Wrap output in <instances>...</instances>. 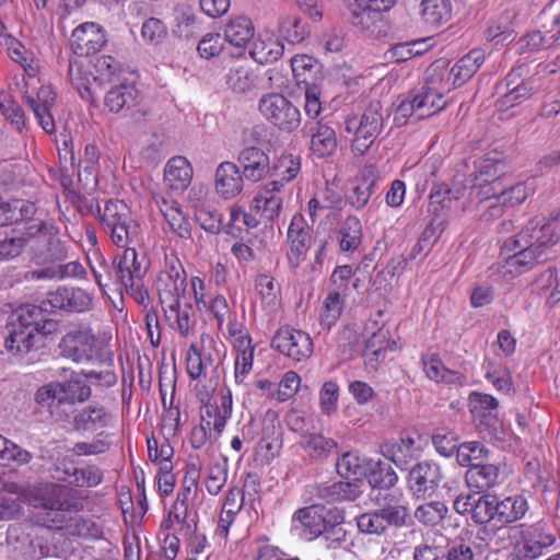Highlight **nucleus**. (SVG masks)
<instances>
[{"label": "nucleus", "instance_id": "nucleus-5", "mask_svg": "<svg viewBox=\"0 0 560 560\" xmlns=\"http://www.w3.org/2000/svg\"><path fill=\"white\" fill-rule=\"evenodd\" d=\"M97 217L102 230L116 246L127 249L142 242L141 226L124 201L109 199L103 209L97 206Z\"/></svg>", "mask_w": 560, "mask_h": 560}, {"label": "nucleus", "instance_id": "nucleus-41", "mask_svg": "<svg viewBox=\"0 0 560 560\" xmlns=\"http://www.w3.org/2000/svg\"><path fill=\"white\" fill-rule=\"evenodd\" d=\"M254 25L247 16L231 19L224 27V38L231 45L243 48L253 38Z\"/></svg>", "mask_w": 560, "mask_h": 560}, {"label": "nucleus", "instance_id": "nucleus-12", "mask_svg": "<svg viewBox=\"0 0 560 560\" xmlns=\"http://www.w3.org/2000/svg\"><path fill=\"white\" fill-rule=\"evenodd\" d=\"M271 347L295 362L306 361L313 354L311 336L291 327L278 329L272 337Z\"/></svg>", "mask_w": 560, "mask_h": 560}, {"label": "nucleus", "instance_id": "nucleus-58", "mask_svg": "<svg viewBox=\"0 0 560 560\" xmlns=\"http://www.w3.org/2000/svg\"><path fill=\"white\" fill-rule=\"evenodd\" d=\"M383 518L385 528L388 527H402L406 526L410 517L409 509L406 504L399 502L388 503L382 509H378Z\"/></svg>", "mask_w": 560, "mask_h": 560}, {"label": "nucleus", "instance_id": "nucleus-59", "mask_svg": "<svg viewBox=\"0 0 560 560\" xmlns=\"http://www.w3.org/2000/svg\"><path fill=\"white\" fill-rule=\"evenodd\" d=\"M368 481L372 488L389 489L397 483L398 476L388 464L378 462L371 469Z\"/></svg>", "mask_w": 560, "mask_h": 560}, {"label": "nucleus", "instance_id": "nucleus-21", "mask_svg": "<svg viewBox=\"0 0 560 560\" xmlns=\"http://www.w3.org/2000/svg\"><path fill=\"white\" fill-rule=\"evenodd\" d=\"M25 104L32 109L38 125L46 133H52L56 130L51 109L56 104V93L49 85H42L37 91L36 97L26 95Z\"/></svg>", "mask_w": 560, "mask_h": 560}, {"label": "nucleus", "instance_id": "nucleus-35", "mask_svg": "<svg viewBox=\"0 0 560 560\" xmlns=\"http://www.w3.org/2000/svg\"><path fill=\"white\" fill-rule=\"evenodd\" d=\"M315 491L316 498L327 502L354 501L361 494L358 483L350 481L320 483L315 487Z\"/></svg>", "mask_w": 560, "mask_h": 560}, {"label": "nucleus", "instance_id": "nucleus-16", "mask_svg": "<svg viewBox=\"0 0 560 560\" xmlns=\"http://www.w3.org/2000/svg\"><path fill=\"white\" fill-rule=\"evenodd\" d=\"M222 363V354L218 345L210 340L209 346L198 348L191 345L186 355L187 373L191 380L207 377L217 372Z\"/></svg>", "mask_w": 560, "mask_h": 560}, {"label": "nucleus", "instance_id": "nucleus-30", "mask_svg": "<svg viewBox=\"0 0 560 560\" xmlns=\"http://www.w3.org/2000/svg\"><path fill=\"white\" fill-rule=\"evenodd\" d=\"M486 60V52L475 48L458 59L450 70L448 81L459 88L469 81Z\"/></svg>", "mask_w": 560, "mask_h": 560}, {"label": "nucleus", "instance_id": "nucleus-64", "mask_svg": "<svg viewBox=\"0 0 560 560\" xmlns=\"http://www.w3.org/2000/svg\"><path fill=\"white\" fill-rule=\"evenodd\" d=\"M337 472L343 478L357 479L364 474L361 458L353 452H347L337 459Z\"/></svg>", "mask_w": 560, "mask_h": 560}, {"label": "nucleus", "instance_id": "nucleus-36", "mask_svg": "<svg viewBox=\"0 0 560 560\" xmlns=\"http://www.w3.org/2000/svg\"><path fill=\"white\" fill-rule=\"evenodd\" d=\"M299 445L312 460L319 462L327 459L338 447L337 441L322 433L304 434Z\"/></svg>", "mask_w": 560, "mask_h": 560}, {"label": "nucleus", "instance_id": "nucleus-47", "mask_svg": "<svg viewBox=\"0 0 560 560\" xmlns=\"http://www.w3.org/2000/svg\"><path fill=\"white\" fill-rule=\"evenodd\" d=\"M330 517V522L320 535L325 542V547L328 549L340 548L347 540V532L342 527L345 522V513L339 509L338 512H334Z\"/></svg>", "mask_w": 560, "mask_h": 560}, {"label": "nucleus", "instance_id": "nucleus-15", "mask_svg": "<svg viewBox=\"0 0 560 560\" xmlns=\"http://www.w3.org/2000/svg\"><path fill=\"white\" fill-rule=\"evenodd\" d=\"M96 343L97 338L91 328H75L61 338L59 349L62 357L82 363L93 359Z\"/></svg>", "mask_w": 560, "mask_h": 560}, {"label": "nucleus", "instance_id": "nucleus-60", "mask_svg": "<svg viewBox=\"0 0 560 560\" xmlns=\"http://www.w3.org/2000/svg\"><path fill=\"white\" fill-rule=\"evenodd\" d=\"M68 534L86 539H100L103 536L102 527L92 518L75 517L68 525Z\"/></svg>", "mask_w": 560, "mask_h": 560}, {"label": "nucleus", "instance_id": "nucleus-4", "mask_svg": "<svg viewBox=\"0 0 560 560\" xmlns=\"http://www.w3.org/2000/svg\"><path fill=\"white\" fill-rule=\"evenodd\" d=\"M92 396L91 386L79 376H71L61 382H50L40 386L34 400L48 410L57 421H69L75 404H83Z\"/></svg>", "mask_w": 560, "mask_h": 560}, {"label": "nucleus", "instance_id": "nucleus-63", "mask_svg": "<svg viewBox=\"0 0 560 560\" xmlns=\"http://www.w3.org/2000/svg\"><path fill=\"white\" fill-rule=\"evenodd\" d=\"M247 559L254 560H284L285 555L267 540L257 539L249 545Z\"/></svg>", "mask_w": 560, "mask_h": 560}, {"label": "nucleus", "instance_id": "nucleus-29", "mask_svg": "<svg viewBox=\"0 0 560 560\" xmlns=\"http://www.w3.org/2000/svg\"><path fill=\"white\" fill-rule=\"evenodd\" d=\"M282 188L281 182H269L258 190L253 200L254 208L259 210L261 215L268 221H273L281 211L283 202L281 197Z\"/></svg>", "mask_w": 560, "mask_h": 560}, {"label": "nucleus", "instance_id": "nucleus-6", "mask_svg": "<svg viewBox=\"0 0 560 560\" xmlns=\"http://www.w3.org/2000/svg\"><path fill=\"white\" fill-rule=\"evenodd\" d=\"M384 125L382 104L372 101L362 113L361 117H352L345 121V130L353 133L354 139L351 149L354 154L363 155L375 139L380 136Z\"/></svg>", "mask_w": 560, "mask_h": 560}, {"label": "nucleus", "instance_id": "nucleus-49", "mask_svg": "<svg viewBox=\"0 0 560 560\" xmlns=\"http://www.w3.org/2000/svg\"><path fill=\"white\" fill-rule=\"evenodd\" d=\"M44 310L40 305L24 304L16 308L10 316V323L12 325L40 329V323L44 322Z\"/></svg>", "mask_w": 560, "mask_h": 560}, {"label": "nucleus", "instance_id": "nucleus-51", "mask_svg": "<svg viewBox=\"0 0 560 560\" xmlns=\"http://www.w3.org/2000/svg\"><path fill=\"white\" fill-rule=\"evenodd\" d=\"M421 14L425 23L440 25L451 18V4L448 0H422Z\"/></svg>", "mask_w": 560, "mask_h": 560}, {"label": "nucleus", "instance_id": "nucleus-32", "mask_svg": "<svg viewBox=\"0 0 560 560\" xmlns=\"http://www.w3.org/2000/svg\"><path fill=\"white\" fill-rule=\"evenodd\" d=\"M192 179V167L184 156H174L164 167V182L172 190H185Z\"/></svg>", "mask_w": 560, "mask_h": 560}, {"label": "nucleus", "instance_id": "nucleus-7", "mask_svg": "<svg viewBox=\"0 0 560 560\" xmlns=\"http://www.w3.org/2000/svg\"><path fill=\"white\" fill-rule=\"evenodd\" d=\"M136 75L128 72L121 81L116 82L105 95V106L109 112L128 113L137 124L145 120L148 108L141 105L142 94L136 86Z\"/></svg>", "mask_w": 560, "mask_h": 560}, {"label": "nucleus", "instance_id": "nucleus-48", "mask_svg": "<svg viewBox=\"0 0 560 560\" xmlns=\"http://www.w3.org/2000/svg\"><path fill=\"white\" fill-rule=\"evenodd\" d=\"M527 197L528 188L523 183H518L505 190H499L497 187L491 186L482 194V199L497 198L500 203L509 205L511 207L524 202Z\"/></svg>", "mask_w": 560, "mask_h": 560}, {"label": "nucleus", "instance_id": "nucleus-45", "mask_svg": "<svg viewBox=\"0 0 560 560\" xmlns=\"http://www.w3.org/2000/svg\"><path fill=\"white\" fill-rule=\"evenodd\" d=\"M30 237L25 234V226L12 235L0 238V262L10 261L21 256L28 247Z\"/></svg>", "mask_w": 560, "mask_h": 560}, {"label": "nucleus", "instance_id": "nucleus-19", "mask_svg": "<svg viewBox=\"0 0 560 560\" xmlns=\"http://www.w3.org/2000/svg\"><path fill=\"white\" fill-rule=\"evenodd\" d=\"M498 406V400L489 394H470V412L481 433L491 435L500 427Z\"/></svg>", "mask_w": 560, "mask_h": 560}, {"label": "nucleus", "instance_id": "nucleus-20", "mask_svg": "<svg viewBox=\"0 0 560 560\" xmlns=\"http://www.w3.org/2000/svg\"><path fill=\"white\" fill-rule=\"evenodd\" d=\"M107 39L101 25L85 22L77 26L70 37L72 50L78 56H89L100 51Z\"/></svg>", "mask_w": 560, "mask_h": 560}, {"label": "nucleus", "instance_id": "nucleus-50", "mask_svg": "<svg viewBox=\"0 0 560 560\" xmlns=\"http://www.w3.org/2000/svg\"><path fill=\"white\" fill-rule=\"evenodd\" d=\"M69 78L71 85L83 100L92 103L95 101L91 90V83L94 78L77 60L69 63Z\"/></svg>", "mask_w": 560, "mask_h": 560}, {"label": "nucleus", "instance_id": "nucleus-14", "mask_svg": "<svg viewBox=\"0 0 560 560\" xmlns=\"http://www.w3.org/2000/svg\"><path fill=\"white\" fill-rule=\"evenodd\" d=\"M443 480L442 469L433 460H422L409 469L407 485L417 499L430 498Z\"/></svg>", "mask_w": 560, "mask_h": 560}, {"label": "nucleus", "instance_id": "nucleus-13", "mask_svg": "<svg viewBox=\"0 0 560 560\" xmlns=\"http://www.w3.org/2000/svg\"><path fill=\"white\" fill-rule=\"evenodd\" d=\"M312 232V226H310L302 214L295 213L292 217L287 232V242L289 244L287 258L292 270H298L303 261H305L307 252L313 243Z\"/></svg>", "mask_w": 560, "mask_h": 560}, {"label": "nucleus", "instance_id": "nucleus-9", "mask_svg": "<svg viewBox=\"0 0 560 560\" xmlns=\"http://www.w3.org/2000/svg\"><path fill=\"white\" fill-rule=\"evenodd\" d=\"M260 115L275 128L283 132H293L301 125L299 107L283 94L270 92L258 101Z\"/></svg>", "mask_w": 560, "mask_h": 560}, {"label": "nucleus", "instance_id": "nucleus-23", "mask_svg": "<svg viewBox=\"0 0 560 560\" xmlns=\"http://www.w3.org/2000/svg\"><path fill=\"white\" fill-rule=\"evenodd\" d=\"M244 176L237 164L224 161L214 174V189L219 197L228 200L238 196L244 188Z\"/></svg>", "mask_w": 560, "mask_h": 560}, {"label": "nucleus", "instance_id": "nucleus-25", "mask_svg": "<svg viewBox=\"0 0 560 560\" xmlns=\"http://www.w3.org/2000/svg\"><path fill=\"white\" fill-rule=\"evenodd\" d=\"M303 132L311 138V150L318 158L331 155L337 149V136L326 121H307Z\"/></svg>", "mask_w": 560, "mask_h": 560}, {"label": "nucleus", "instance_id": "nucleus-28", "mask_svg": "<svg viewBox=\"0 0 560 560\" xmlns=\"http://www.w3.org/2000/svg\"><path fill=\"white\" fill-rule=\"evenodd\" d=\"M153 202L173 233L180 238H190L191 225L175 200H168L162 195H154Z\"/></svg>", "mask_w": 560, "mask_h": 560}, {"label": "nucleus", "instance_id": "nucleus-24", "mask_svg": "<svg viewBox=\"0 0 560 560\" xmlns=\"http://www.w3.org/2000/svg\"><path fill=\"white\" fill-rule=\"evenodd\" d=\"M338 508H326L323 504H312L300 509L294 513L293 518L299 521L305 528L307 539L320 537L334 512H338Z\"/></svg>", "mask_w": 560, "mask_h": 560}, {"label": "nucleus", "instance_id": "nucleus-2", "mask_svg": "<svg viewBox=\"0 0 560 560\" xmlns=\"http://www.w3.org/2000/svg\"><path fill=\"white\" fill-rule=\"evenodd\" d=\"M559 238L560 234L556 232L553 223L545 222L542 217H535L517 235L504 241V273L516 277L547 260L548 248Z\"/></svg>", "mask_w": 560, "mask_h": 560}, {"label": "nucleus", "instance_id": "nucleus-61", "mask_svg": "<svg viewBox=\"0 0 560 560\" xmlns=\"http://www.w3.org/2000/svg\"><path fill=\"white\" fill-rule=\"evenodd\" d=\"M301 170L300 158L292 154L281 155L273 164L275 175L284 185L294 179Z\"/></svg>", "mask_w": 560, "mask_h": 560}, {"label": "nucleus", "instance_id": "nucleus-33", "mask_svg": "<svg viewBox=\"0 0 560 560\" xmlns=\"http://www.w3.org/2000/svg\"><path fill=\"white\" fill-rule=\"evenodd\" d=\"M377 178V168L374 165H368L362 170L358 184L348 197L353 208L361 210L368 205L375 192Z\"/></svg>", "mask_w": 560, "mask_h": 560}, {"label": "nucleus", "instance_id": "nucleus-43", "mask_svg": "<svg viewBox=\"0 0 560 560\" xmlns=\"http://www.w3.org/2000/svg\"><path fill=\"white\" fill-rule=\"evenodd\" d=\"M412 94L416 108L419 109L422 119L442 110L446 106L443 94L429 86H422L417 92H412Z\"/></svg>", "mask_w": 560, "mask_h": 560}, {"label": "nucleus", "instance_id": "nucleus-10", "mask_svg": "<svg viewBox=\"0 0 560 560\" xmlns=\"http://www.w3.org/2000/svg\"><path fill=\"white\" fill-rule=\"evenodd\" d=\"M160 304L185 300L187 293V275L175 254H165L164 268L156 280Z\"/></svg>", "mask_w": 560, "mask_h": 560}, {"label": "nucleus", "instance_id": "nucleus-27", "mask_svg": "<svg viewBox=\"0 0 560 560\" xmlns=\"http://www.w3.org/2000/svg\"><path fill=\"white\" fill-rule=\"evenodd\" d=\"M233 409L232 394L229 389L221 390L213 404L205 407L201 422L213 429L219 438L231 418Z\"/></svg>", "mask_w": 560, "mask_h": 560}, {"label": "nucleus", "instance_id": "nucleus-37", "mask_svg": "<svg viewBox=\"0 0 560 560\" xmlns=\"http://www.w3.org/2000/svg\"><path fill=\"white\" fill-rule=\"evenodd\" d=\"M283 44L270 35L259 36L252 43L249 55L258 63L277 61L283 54Z\"/></svg>", "mask_w": 560, "mask_h": 560}, {"label": "nucleus", "instance_id": "nucleus-52", "mask_svg": "<svg viewBox=\"0 0 560 560\" xmlns=\"http://www.w3.org/2000/svg\"><path fill=\"white\" fill-rule=\"evenodd\" d=\"M65 472L69 478H63V480L77 487H95L101 483L103 479L102 470L93 465L82 468L71 467L66 469Z\"/></svg>", "mask_w": 560, "mask_h": 560}, {"label": "nucleus", "instance_id": "nucleus-53", "mask_svg": "<svg viewBox=\"0 0 560 560\" xmlns=\"http://www.w3.org/2000/svg\"><path fill=\"white\" fill-rule=\"evenodd\" d=\"M387 336V330L378 329L365 341L363 355L370 364L384 360L386 350L390 348Z\"/></svg>", "mask_w": 560, "mask_h": 560}, {"label": "nucleus", "instance_id": "nucleus-26", "mask_svg": "<svg viewBox=\"0 0 560 560\" xmlns=\"http://www.w3.org/2000/svg\"><path fill=\"white\" fill-rule=\"evenodd\" d=\"M168 326L187 337L195 328L196 312L190 302L179 300L161 305Z\"/></svg>", "mask_w": 560, "mask_h": 560}, {"label": "nucleus", "instance_id": "nucleus-1", "mask_svg": "<svg viewBox=\"0 0 560 560\" xmlns=\"http://www.w3.org/2000/svg\"><path fill=\"white\" fill-rule=\"evenodd\" d=\"M25 234L30 237V262L38 267L23 273L25 281H62L84 275L85 269L81 262L66 261L70 257L69 246L60 240L59 229L52 222H26Z\"/></svg>", "mask_w": 560, "mask_h": 560}, {"label": "nucleus", "instance_id": "nucleus-11", "mask_svg": "<svg viewBox=\"0 0 560 560\" xmlns=\"http://www.w3.org/2000/svg\"><path fill=\"white\" fill-rule=\"evenodd\" d=\"M555 542V535L545 532L541 526H528L514 542L511 560H535L546 555Z\"/></svg>", "mask_w": 560, "mask_h": 560}, {"label": "nucleus", "instance_id": "nucleus-8", "mask_svg": "<svg viewBox=\"0 0 560 560\" xmlns=\"http://www.w3.org/2000/svg\"><path fill=\"white\" fill-rule=\"evenodd\" d=\"M395 0H353L349 5L350 22L359 31L374 37L387 32L384 13L389 11Z\"/></svg>", "mask_w": 560, "mask_h": 560}, {"label": "nucleus", "instance_id": "nucleus-54", "mask_svg": "<svg viewBox=\"0 0 560 560\" xmlns=\"http://www.w3.org/2000/svg\"><path fill=\"white\" fill-rule=\"evenodd\" d=\"M447 506L440 501H432L419 505L415 511V517L427 526L440 524L447 514Z\"/></svg>", "mask_w": 560, "mask_h": 560}, {"label": "nucleus", "instance_id": "nucleus-34", "mask_svg": "<svg viewBox=\"0 0 560 560\" xmlns=\"http://www.w3.org/2000/svg\"><path fill=\"white\" fill-rule=\"evenodd\" d=\"M9 335L5 338V348L12 353H26L31 351L40 339L37 328L12 325L9 323Z\"/></svg>", "mask_w": 560, "mask_h": 560}, {"label": "nucleus", "instance_id": "nucleus-18", "mask_svg": "<svg viewBox=\"0 0 560 560\" xmlns=\"http://www.w3.org/2000/svg\"><path fill=\"white\" fill-rule=\"evenodd\" d=\"M70 419L75 431L94 433L110 425L113 413L101 402L91 401L82 408L73 410Z\"/></svg>", "mask_w": 560, "mask_h": 560}, {"label": "nucleus", "instance_id": "nucleus-40", "mask_svg": "<svg viewBox=\"0 0 560 560\" xmlns=\"http://www.w3.org/2000/svg\"><path fill=\"white\" fill-rule=\"evenodd\" d=\"M362 241V224L354 215H348L338 230L339 248L343 253L354 252Z\"/></svg>", "mask_w": 560, "mask_h": 560}, {"label": "nucleus", "instance_id": "nucleus-31", "mask_svg": "<svg viewBox=\"0 0 560 560\" xmlns=\"http://www.w3.org/2000/svg\"><path fill=\"white\" fill-rule=\"evenodd\" d=\"M465 479L470 489L483 492L500 483V469L488 462L474 464L466 471Z\"/></svg>", "mask_w": 560, "mask_h": 560}, {"label": "nucleus", "instance_id": "nucleus-56", "mask_svg": "<svg viewBox=\"0 0 560 560\" xmlns=\"http://www.w3.org/2000/svg\"><path fill=\"white\" fill-rule=\"evenodd\" d=\"M459 191H453L446 184L433 185L430 196L428 211L434 217L439 215V212L448 207L452 199H458Z\"/></svg>", "mask_w": 560, "mask_h": 560}, {"label": "nucleus", "instance_id": "nucleus-22", "mask_svg": "<svg viewBox=\"0 0 560 560\" xmlns=\"http://www.w3.org/2000/svg\"><path fill=\"white\" fill-rule=\"evenodd\" d=\"M237 162L244 178L254 183L264 179L270 171L268 154L256 145L245 147L238 153Z\"/></svg>", "mask_w": 560, "mask_h": 560}, {"label": "nucleus", "instance_id": "nucleus-55", "mask_svg": "<svg viewBox=\"0 0 560 560\" xmlns=\"http://www.w3.org/2000/svg\"><path fill=\"white\" fill-rule=\"evenodd\" d=\"M5 49L10 58L20 63L28 73V75L36 74V68L31 65L33 52L30 51L20 40L15 37H7L4 44L2 45Z\"/></svg>", "mask_w": 560, "mask_h": 560}, {"label": "nucleus", "instance_id": "nucleus-57", "mask_svg": "<svg viewBox=\"0 0 560 560\" xmlns=\"http://www.w3.org/2000/svg\"><path fill=\"white\" fill-rule=\"evenodd\" d=\"M32 459V455L26 450L0 434V464L9 465L11 462L18 465L27 464Z\"/></svg>", "mask_w": 560, "mask_h": 560}, {"label": "nucleus", "instance_id": "nucleus-42", "mask_svg": "<svg viewBox=\"0 0 560 560\" xmlns=\"http://www.w3.org/2000/svg\"><path fill=\"white\" fill-rule=\"evenodd\" d=\"M225 83L235 93L244 94L256 86L257 77L243 63H234L225 75Z\"/></svg>", "mask_w": 560, "mask_h": 560}, {"label": "nucleus", "instance_id": "nucleus-39", "mask_svg": "<svg viewBox=\"0 0 560 560\" xmlns=\"http://www.w3.org/2000/svg\"><path fill=\"white\" fill-rule=\"evenodd\" d=\"M527 510L528 503L523 495H512L497 501L494 513L500 523L510 524L521 520Z\"/></svg>", "mask_w": 560, "mask_h": 560}, {"label": "nucleus", "instance_id": "nucleus-46", "mask_svg": "<svg viewBox=\"0 0 560 560\" xmlns=\"http://www.w3.org/2000/svg\"><path fill=\"white\" fill-rule=\"evenodd\" d=\"M490 451L480 442L471 441L459 444L456 459L460 466L472 467L489 460Z\"/></svg>", "mask_w": 560, "mask_h": 560}, {"label": "nucleus", "instance_id": "nucleus-38", "mask_svg": "<svg viewBox=\"0 0 560 560\" xmlns=\"http://www.w3.org/2000/svg\"><path fill=\"white\" fill-rule=\"evenodd\" d=\"M425 375L435 382L463 385L465 376L457 371L447 369L438 355H429L422 359Z\"/></svg>", "mask_w": 560, "mask_h": 560}, {"label": "nucleus", "instance_id": "nucleus-44", "mask_svg": "<svg viewBox=\"0 0 560 560\" xmlns=\"http://www.w3.org/2000/svg\"><path fill=\"white\" fill-rule=\"evenodd\" d=\"M343 310V300L339 291H330L322 305L319 324L323 329L329 330L336 325Z\"/></svg>", "mask_w": 560, "mask_h": 560}, {"label": "nucleus", "instance_id": "nucleus-3", "mask_svg": "<svg viewBox=\"0 0 560 560\" xmlns=\"http://www.w3.org/2000/svg\"><path fill=\"white\" fill-rule=\"evenodd\" d=\"M107 272L106 281H103V273L92 266V272L101 289L110 285L122 287L139 305L145 308L149 302V292L144 284V277L148 271L144 256H140L135 247H127L121 255H117L110 266L101 265Z\"/></svg>", "mask_w": 560, "mask_h": 560}, {"label": "nucleus", "instance_id": "nucleus-17", "mask_svg": "<svg viewBox=\"0 0 560 560\" xmlns=\"http://www.w3.org/2000/svg\"><path fill=\"white\" fill-rule=\"evenodd\" d=\"M381 452L399 469H408L411 462L420 456V435L417 432L402 431L397 441L383 443Z\"/></svg>", "mask_w": 560, "mask_h": 560}, {"label": "nucleus", "instance_id": "nucleus-62", "mask_svg": "<svg viewBox=\"0 0 560 560\" xmlns=\"http://www.w3.org/2000/svg\"><path fill=\"white\" fill-rule=\"evenodd\" d=\"M497 499L491 495L476 497L471 512V520L477 524H485L491 520H497L494 509Z\"/></svg>", "mask_w": 560, "mask_h": 560}]
</instances>
